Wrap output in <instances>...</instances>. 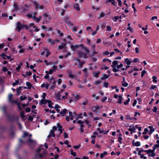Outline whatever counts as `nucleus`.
Here are the masks:
<instances>
[{
  "label": "nucleus",
  "instance_id": "a18cd8bd",
  "mask_svg": "<svg viewBox=\"0 0 159 159\" xmlns=\"http://www.w3.org/2000/svg\"><path fill=\"white\" fill-rule=\"evenodd\" d=\"M64 137L65 138H67L68 137V134L66 132H64Z\"/></svg>",
  "mask_w": 159,
  "mask_h": 159
},
{
  "label": "nucleus",
  "instance_id": "de8ad7c7",
  "mask_svg": "<svg viewBox=\"0 0 159 159\" xmlns=\"http://www.w3.org/2000/svg\"><path fill=\"white\" fill-rule=\"evenodd\" d=\"M29 26L30 28L31 27H33L34 28H35L36 27V26L34 25V24L33 23L30 24Z\"/></svg>",
  "mask_w": 159,
  "mask_h": 159
},
{
  "label": "nucleus",
  "instance_id": "6e6d98bb",
  "mask_svg": "<svg viewBox=\"0 0 159 159\" xmlns=\"http://www.w3.org/2000/svg\"><path fill=\"white\" fill-rule=\"evenodd\" d=\"M75 98L77 100L80 99V96L78 95H76L75 97Z\"/></svg>",
  "mask_w": 159,
  "mask_h": 159
},
{
  "label": "nucleus",
  "instance_id": "6ab92c4d",
  "mask_svg": "<svg viewBox=\"0 0 159 159\" xmlns=\"http://www.w3.org/2000/svg\"><path fill=\"white\" fill-rule=\"evenodd\" d=\"M118 98V101H117V102L120 104L122 103L121 100L122 99V96L120 95L119 96Z\"/></svg>",
  "mask_w": 159,
  "mask_h": 159
},
{
  "label": "nucleus",
  "instance_id": "a211bd4d",
  "mask_svg": "<svg viewBox=\"0 0 159 159\" xmlns=\"http://www.w3.org/2000/svg\"><path fill=\"white\" fill-rule=\"evenodd\" d=\"M13 95L11 94H9L8 97V100L9 102H10L11 103L13 102V101L12 100V98Z\"/></svg>",
  "mask_w": 159,
  "mask_h": 159
},
{
  "label": "nucleus",
  "instance_id": "f3484780",
  "mask_svg": "<svg viewBox=\"0 0 159 159\" xmlns=\"http://www.w3.org/2000/svg\"><path fill=\"white\" fill-rule=\"evenodd\" d=\"M48 80L50 82L53 84L54 85H55L56 83V81L54 80L53 77H52L50 79H48Z\"/></svg>",
  "mask_w": 159,
  "mask_h": 159
},
{
  "label": "nucleus",
  "instance_id": "bf43d9fd",
  "mask_svg": "<svg viewBox=\"0 0 159 159\" xmlns=\"http://www.w3.org/2000/svg\"><path fill=\"white\" fill-rule=\"evenodd\" d=\"M80 147H81V145H79L78 146H73V147L74 148H75L76 149H77L79 148H80Z\"/></svg>",
  "mask_w": 159,
  "mask_h": 159
},
{
  "label": "nucleus",
  "instance_id": "49530a36",
  "mask_svg": "<svg viewBox=\"0 0 159 159\" xmlns=\"http://www.w3.org/2000/svg\"><path fill=\"white\" fill-rule=\"evenodd\" d=\"M146 73V71L145 70H143L141 74V76L142 77H143V76H144V75H145V74Z\"/></svg>",
  "mask_w": 159,
  "mask_h": 159
},
{
  "label": "nucleus",
  "instance_id": "5701e85b",
  "mask_svg": "<svg viewBox=\"0 0 159 159\" xmlns=\"http://www.w3.org/2000/svg\"><path fill=\"white\" fill-rule=\"evenodd\" d=\"M125 62L126 63L127 65H129L131 63V61H129L128 58H126L125 60Z\"/></svg>",
  "mask_w": 159,
  "mask_h": 159
},
{
  "label": "nucleus",
  "instance_id": "e2e57ef3",
  "mask_svg": "<svg viewBox=\"0 0 159 159\" xmlns=\"http://www.w3.org/2000/svg\"><path fill=\"white\" fill-rule=\"evenodd\" d=\"M117 1L118 2V5L120 6H121L122 5V3L121 0H117Z\"/></svg>",
  "mask_w": 159,
  "mask_h": 159
},
{
  "label": "nucleus",
  "instance_id": "dca6fc26",
  "mask_svg": "<svg viewBox=\"0 0 159 159\" xmlns=\"http://www.w3.org/2000/svg\"><path fill=\"white\" fill-rule=\"evenodd\" d=\"M118 61H114L112 62V65L111 66L112 67H115L118 64Z\"/></svg>",
  "mask_w": 159,
  "mask_h": 159
},
{
  "label": "nucleus",
  "instance_id": "72a5a7b5",
  "mask_svg": "<svg viewBox=\"0 0 159 159\" xmlns=\"http://www.w3.org/2000/svg\"><path fill=\"white\" fill-rule=\"evenodd\" d=\"M20 99L21 101H23L26 99V97L25 96H22L20 97Z\"/></svg>",
  "mask_w": 159,
  "mask_h": 159
},
{
  "label": "nucleus",
  "instance_id": "5fc2aeb1",
  "mask_svg": "<svg viewBox=\"0 0 159 159\" xmlns=\"http://www.w3.org/2000/svg\"><path fill=\"white\" fill-rule=\"evenodd\" d=\"M25 110L27 112H29L30 111V109L29 107H27L25 108Z\"/></svg>",
  "mask_w": 159,
  "mask_h": 159
},
{
  "label": "nucleus",
  "instance_id": "39448f33",
  "mask_svg": "<svg viewBox=\"0 0 159 159\" xmlns=\"http://www.w3.org/2000/svg\"><path fill=\"white\" fill-rule=\"evenodd\" d=\"M23 28V25L21 24V23L19 22H17L16 28L17 29L19 30V32H20V30H21Z\"/></svg>",
  "mask_w": 159,
  "mask_h": 159
},
{
  "label": "nucleus",
  "instance_id": "aec40b11",
  "mask_svg": "<svg viewBox=\"0 0 159 159\" xmlns=\"http://www.w3.org/2000/svg\"><path fill=\"white\" fill-rule=\"evenodd\" d=\"M100 73V72H95L93 73V75L96 78H97L98 77Z\"/></svg>",
  "mask_w": 159,
  "mask_h": 159
},
{
  "label": "nucleus",
  "instance_id": "393cba45",
  "mask_svg": "<svg viewBox=\"0 0 159 159\" xmlns=\"http://www.w3.org/2000/svg\"><path fill=\"white\" fill-rule=\"evenodd\" d=\"M88 100L87 99H85L82 102V104L84 106H85L88 104Z\"/></svg>",
  "mask_w": 159,
  "mask_h": 159
},
{
  "label": "nucleus",
  "instance_id": "2f4dec72",
  "mask_svg": "<svg viewBox=\"0 0 159 159\" xmlns=\"http://www.w3.org/2000/svg\"><path fill=\"white\" fill-rule=\"evenodd\" d=\"M33 19L34 20L36 21L37 22H38L39 21V18L36 17L35 16H34L33 17Z\"/></svg>",
  "mask_w": 159,
  "mask_h": 159
},
{
  "label": "nucleus",
  "instance_id": "9b49d317",
  "mask_svg": "<svg viewBox=\"0 0 159 159\" xmlns=\"http://www.w3.org/2000/svg\"><path fill=\"white\" fill-rule=\"evenodd\" d=\"M48 102H50L49 100L45 99H42L40 101V104L41 105L46 104L47 103H48Z\"/></svg>",
  "mask_w": 159,
  "mask_h": 159
},
{
  "label": "nucleus",
  "instance_id": "c756f323",
  "mask_svg": "<svg viewBox=\"0 0 159 159\" xmlns=\"http://www.w3.org/2000/svg\"><path fill=\"white\" fill-rule=\"evenodd\" d=\"M19 84L18 80H16L15 82H13L12 83V85L13 86H15V85L18 84Z\"/></svg>",
  "mask_w": 159,
  "mask_h": 159
},
{
  "label": "nucleus",
  "instance_id": "a878e982",
  "mask_svg": "<svg viewBox=\"0 0 159 159\" xmlns=\"http://www.w3.org/2000/svg\"><path fill=\"white\" fill-rule=\"evenodd\" d=\"M49 86L48 84H43L41 85V87L42 88H46L47 89H48V86Z\"/></svg>",
  "mask_w": 159,
  "mask_h": 159
},
{
  "label": "nucleus",
  "instance_id": "37998d69",
  "mask_svg": "<svg viewBox=\"0 0 159 159\" xmlns=\"http://www.w3.org/2000/svg\"><path fill=\"white\" fill-rule=\"evenodd\" d=\"M108 83L107 82H104L103 86L106 88H107L108 85Z\"/></svg>",
  "mask_w": 159,
  "mask_h": 159
},
{
  "label": "nucleus",
  "instance_id": "774afa93",
  "mask_svg": "<svg viewBox=\"0 0 159 159\" xmlns=\"http://www.w3.org/2000/svg\"><path fill=\"white\" fill-rule=\"evenodd\" d=\"M89 157H86V156H84L83 157V158H79L78 159H89Z\"/></svg>",
  "mask_w": 159,
  "mask_h": 159
},
{
  "label": "nucleus",
  "instance_id": "3c124183",
  "mask_svg": "<svg viewBox=\"0 0 159 159\" xmlns=\"http://www.w3.org/2000/svg\"><path fill=\"white\" fill-rule=\"evenodd\" d=\"M157 108L156 107H154L152 109V111L154 112H156L157 111Z\"/></svg>",
  "mask_w": 159,
  "mask_h": 159
},
{
  "label": "nucleus",
  "instance_id": "8fccbe9b",
  "mask_svg": "<svg viewBox=\"0 0 159 159\" xmlns=\"http://www.w3.org/2000/svg\"><path fill=\"white\" fill-rule=\"evenodd\" d=\"M107 31H111V27L110 26L108 25L107 26Z\"/></svg>",
  "mask_w": 159,
  "mask_h": 159
},
{
  "label": "nucleus",
  "instance_id": "f704fd0d",
  "mask_svg": "<svg viewBox=\"0 0 159 159\" xmlns=\"http://www.w3.org/2000/svg\"><path fill=\"white\" fill-rule=\"evenodd\" d=\"M101 83L100 81L99 80H97L94 82V84L96 85H99Z\"/></svg>",
  "mask_w": 159,
  "mask_h": 159
},
{
  "label": "nucleus",
  "instance_id": "69168bd1",
  "mask_svg": "<svg viewBox=\"0 0 159 159\" xmlns=\"http://www.w3.org/2000/svg\"><path fill=\"white\" fill-rule=\"evenodd\" d=\"M33 117L31 116H29L28 117V120H29L32 121L33 120Z\"/></svg>",
  "mask_w": 159,
  "mask_h": 159
},
{
  "label": "nucleus",
  "instance_id": "7ed1b4c3",
  "mask_svg": "<svg viewBox=\"0 0 159 159\" xmlns=\"http://www.w3.org/2000/svg\"><path fill=\"white\" fill-rule=\"evenodd\" d=\"M28 142L29 144L32 147H34L36 143V141L33 140L30 138L28 139Z\"/></svg>",
  "mask_w": 159,
  "mask_h": 159
},
{
  "label": "nucleus",
  "instance_id": "2eb2a0df",
  "mask_svg": "<svg viewBox=\"0 0 159 159\" xmlns=\"http://www.w3.org/2000/svg\"><path fill=\"white\" fill-rule=\"evenodd\" d=\"M61 93V92L59 93L58 94H56V100L59 101L61 99V96L60 94Z\"/></svg>",
  "mask_w": 159,
  "mask_h": 159
},
{
  "label": "nucleus",
  "instance_id": "f8f14e48",
  "mask_svg": "<svg viewBox=\"0 0 159 159\" xmlns=\"http://www.w3.org/2000/svg\"><path fill=\"white\" fill-rule=\"evenodd\" d=\"M130 128L128 129V130L131 131V134H133V132H135V128H134V126H133L132 128H131L132 127V126L130 125L129 126Z\"/></svg>",
  "mask_w": 159,
  "mask_h": 159
},
{
  "label": "nucleus",
  "instance_id": "603ef678",
  "mask_svg": "<svg viewBox=\"0 0 159 159\" xmlns=\"http://www.w3.org/2000/svg\"><path fill=\"white\" fill-rule=\"evenodd\" d=\"M52 68V70H53L54 71H55L57 68V66H56L54 65L53 66Z\"/></svg>",
  "mask_w": 159,
  "mask_h": 159
},
{
  "label": "nucleus",
  "instance_id": "c85d7f7f",
  "mask_svg": "<svg viewBox=\"0 0 159 159\" xmlns=\"http://www.w3.org/2000/svg\"><path fill=\"white\" fill-rule=\"evenodd\" d=\"M140 145V142L138 141L136 142H135L134 143V146H135L137 147L139 146Z\"/></svg>",
  "mask_w": 159,
  "mask_h": 159
},
{
  "label": "nucleus",
  "instance_id": "a19ab883",
  "mask_svg": "<svg viewBox=\"0 0 159 159\" xmlns=\"http://www.w3.org/2000/svg\"><path fill=\"white\" fill-rule=\"evenodd\" d=\"M49 101H50L49 102H48V106L49 107L51 108H52V102L50 100H49Z\"/></svg>",
  "mask_w": 159,
  "mask_h": 159
},
{
  "label": "nucleus",
  "instance_id": "473e14b6",
  "mask_svg": "<svg viewBox=\"0 0 159 159\" xmlns=\"http://www.w3.org/2000/svg\"><path fill=\"white\" fill-rule=\"evenodd\" d=\"M105 16V14H104V13L103 12H102L100 13V17L99 18V19L100 18L104 17V16Z\"/></svg>",
  "mask_w": 159,
  "mask_h": 159
},
{
  "label": "nucleus",
  "instance_id": "423d86ee",
  "mask_svg": "<svg viewBox=\"0 0 159 159\" xmlns=\"http://www.w3.org/2000/svg\"><path fill=\"white\" fill-rule=\"evenodd\" d=\"M1 56L2 57L3 59H6L7 58L8 59H10L11 61H12L13 60V59L11 58V57L10 56H8L4 53H2L1 55Z\"/></svg>",
  "mask_w": 159,
  "mask_h": 159
},
{
  "label": "nucleus",
  "instance_id": "f03ea898",
  "mask_svg": "<svg viewBox=\"0 0 159 159\" xmlns=\"http://www.w3.org/2000/svg\"><path fill=\"white\" fill-rule=\"evenodd\" d=\"M34 7H35L36 9H42L44 8V6L43 5H40L39 3H38L35 2L33 3Z\"/></svg>",
  "mask_w": 159,
  "mask_h": 159
},
{
  "label": "nucleus",
  "instance_id": "4d7b16f0",
  "mask_svg": "<svg viewBox=\"0 0 159 159\" xmlns=\"http://www.w3.org/2000/svg\"><path fill=\"white\" fill-rule=\"evenodd\" d=\"M32 74V73L31 71L28 72L27 71L26 72V75H28L29 76H30Z\"/></svg>",
  "mask_w": 159,
  "mask_h": 159
},
{
  "label": "nucleus",
  "instance_id": "20e7f679",
  "mask_svg": "<svg viewBox=\"0 0 159 159\" xmlns=\"http://www.w3.org/2000/svg\"><path fill=\"white\" fill-rule=\"evenodd\" d=\"M44 54H45L46 57H48L50 54V52L49 51L48 49H44V51L41 52V55H42Z\"/></svg>",
  "mask_w": 159,
  "mask_h": 159
},
{
  "label": "nucleus",
  "instance_id": "4c0bfd02",
  "mask_svg": "<svg viewBox=\"0 0 159 159\" xmlns=\"http://www.w3.org/2000/svg\"><path fill=\"white\" fill-rule=\"evenodd\" d=\"M152 79H153V81L154 82H157V80H156L157 78V77L155 76H153L152 77Z\"/></svg>",
  "mask_w": 159,
  "mask_h": 159
},
{
  "label": "nucleus",
  "instance_id": "13d9d810",
  "mask_svg": "<svg viewBox=\"0 0 159 159\" xmlns=\"http://www.w3.org/2000/svg\"><path fill=\"white\" fill-rule=\"evenodd\" d=\"M107 98L106 97H105L104 98H103L101 100V102H104L107 99Z\"/></svg>",
  "mask_w": 159,
  "mask_h": 159
},
{
  "label": "nucleus",
  "instance_id": "e433bc0d",
  "mask_svg": "<svg viewBox=\"0 0 159 159\" xmlns=\"http://www.w3.org/2000/svg\"><path fill=\"white\" fill-rule=\"evenodd\" d=\"M46 154V152H44L43 153V154H39V157L41 158V157H43Z\"/></svg>",
  "mask_w": 159,
  "mask_h": 159
},
{
  "label": "nucleus",
  "instance_id": "6e6552de",
  "mask_svg": "<svg viewBox=\"0 0 159 159\" xmlns=\"http://www.w3.org/2000/svg\"><path fill=\"white\" fill-rule=\"evenodd\" d=\"M73 8L75 9L77 11H80V5L78 3H75L74 4Z\"/></svg>",
  "mask_w": 159,
  "mask_h": 159
},
{
  "label": "nucleus",
  "instance_id": "ddd939ff",
  "mask_svg": "<svg viewBox=\"0 0 159 159\" xmlns=\"http://www.w3.org/2000/svg\"><path fill=\"white\" fill-rule=\"evenodd\" d=\"M67 110L66 109H64L61 111L60 112V114L63 116H64L66 114Z\"/></svg>",
  "mask_w": 159,
  "mask_h": 159
},
{
  "label": "nucleus",
  "instance_id": "9d476101",
  "mask_svg": "<svg viewBox=\"0 0 159 159\" xmlns=\"http://www.w3.org/2000/svg\"><path fill=\"white\" fill-rule=\"evenodd\" d=\"M64 20L68 25L71 24V23L69 20V18L68 16L65 17Z\"/></svg>",
  "mask_w": 159,
  "mask_h": 159
},
{
  "label": "nucleus",
  "instance_id": "c9c22d12",
  "mask_svg": "<svg viewBox=\"0 0 159 159\" xmlns=\"http://www.w3.org/2000/svg\"><path fill=\"white\" fill-rule=\"evenodd\" d=\"M113 68L112 69V70L113 72H116L118 71H120V70H118L117 68H116L115 67H113Z\"/></svg>",
  "mask_w": 159,
  "mask_h": 159
},
{
  "label": "nucleus",
  "instance_id": "0eeeda50",
  "mask_svg": "<svg viewBox=\"0 0 159 159\" xmlns=\"http://www.w3.org/2000/svg\"><path fill=\"white\" fill-rule=\"evenodd\" d=\"M47 41L48 43L51 45H54L55 44L54 40H52L51 38L48 37L47 39Z\"/></svg>",
  "mask_w": 159,
  "mask_h": 159
},
{
  "label": "nucleus",
  "instance_id": "052dcab7",
  "mask_svg": "<svg viewBox=\"0 0 159 159\" xmlns=\"http://www.w3.org/2000/svg\"><path fill=\"white\" fill-rule=\"evenodd\" d=\"M152 153L151 154H149L148 155L149 157H154L155 155V154L154 153V152Z\"/></svg>",
  "mask_w": 159,
  "mask_h": 159
},
{
  "label": "nucleus",
  "instance_id": "58836bf2",
  "mask_svg": "<svg viewBox=\"0 0 159 159\" xmlns=\"http://www.w3.org/2000/svg\"><path fill=\"white\" fill-rule=\"evenodd\" d=\"M125 119H129L130 120H131V118L130 117V116L129 115H127L125 116Z\"/></svg>",
  "mask_w": 159,
  "mask_h": 159
},
{
  "label": "nucleus",
  "instance_id": "680f3d73",
  "mask_svg": "<svg viewBox=\"0 0 159 159\" xmlns=\"http://www.w3.org/2000/svg\"><path fill=\"white\" fill-rule=\"evenodd\" d=\"M144 151V150L143 149H140V150H139V152H138V155H141L142 154L141 153V152H143Z\"/></svg>",
  "mask_w": 159,
  "mask_h": 159
},
{
  "label": "nucleus",
  "instance_id": "b1692460",
  "mask_svg": "<svg viewBox=\"0 0 159 159\" xmlns=\"http://www.w3.org/2000/svg\"><path fill=\"white\" fill-rule=\"evenodd\" d=\"M26 85L28 87V89H30L31 88L32 85L30 83L27 82L26 83Z\"/></svg>",
  "mask_w": 159,
  "mask_h": 159
},
{
  "label": "nucleus",
  "instance_id": "4be33fe9",
  "mask_svg": "<svg viewBox=\"0 0 159 159\" xmlns=\"http://www.w3.org/2000/svg\"><path fill=\"white\" fill-rule=\"evenodd\" d=\"M107 152H104L103 153L101 154L100 158H102L104 157V156H105L107 154Z\"/></svg>",
  "mask_w": 159,
  "mask_h": 159
},
{
  "label": "nucleus",
  "instance_id": "c03bdc74",
  "mask_svg": "<svg viewBox=\"0 0 159 159\" xmlns=\"http://www.w3.org/2000/svg\"><path fill=\"white\" fill-rule=\"evenodd\" d=\"M24 114L25 112L24 111H22L21 112L20 116L22 118H24Z\"/></svg>",
  "mask_w": 159,
  "mask_h": 159
},
{
  "label": "nucleus",
  "instance_id": "79ce46f5",
  "mask_svg": "<svg viewBox=\"0 0 159 159\" xmlns=\"http://www.w3.org/2000/svg\"><path fill=\"white\" fill-rule=\"evenodd\" d=\"M50 134H51L52 136L54 137L55 136V134L54 133V132L53 131V130H51Z\"/></svg>",
  "mask_w": 159,
  "mask_h": 159
},
{
  "label": "nucleus",
  "instance_id": "bb28decb",
  "mask_svg": "<svg viewBox=\"0 0 159 159\" xmlns=\"http://www.w3.org/2000/svg\"><path fill=\"white\" fill-rule=\"evenodd\" d=\"M68 75L69 78L72 79H74L75 77V75H72L70 73H69L68 74Z\"/></svg>",
  "mask_w": 159,
  "mask_h": 159
},
{
  "label": "nucleus",
  "instance_id": "f257e3e1",
  "mask_svg": "<svg viewBox=\"0 0 159 159\" xmlns=\"http://www.w3.org/2000/svg\"><path fill=\"white\" fill-rule=\"evenodd\" d=\"M80 47L83 48V50L86 53L79 50L77 51L76 53L78 56V58H81L83 57L84 59H86L88 58V56L87 54H89L90 51L89 48L87 47L84 46L83 44H76L75 45H70V48L73 51H75L77 49Z\"/></svg>",
  "mask_w": 159,
  "mask_h": 159
},
{
  "label": "nucleus",
  "instance_id": "864d4df0",
  "mask_svg": "<svg viewBox=\"0 0 159 159\" xmlns=\"http://www.w3.org/2000/svg\"><path fill=\"white\" fill-rule=\"evenodd\" d=\"M123 66V65L122 64H120V65H117L116 66V67L118 69H119L120 68L122 67Z\"/></svg>",
  "mask_w": 159,
  "mask_h": 159
},
{
  "label": "nucleus",
  "instance_id": "cd10ccee",
  "mask_svg": "<svg viewBox=\"0 0 159 159\" xmlns=\"http://www.w3.org/2000/svg\"><path fill=\"white\" fill-rule=\"evenodd\" d=\"M14 9L15 10H17L18 8V5L16 3L14 4Z\"/></svg>",
  "mask_w": 159,
  "mask_h": 159
},
{
  "label": "nucleus",
  "instance_id": "ea45409f",
  "mask_svg": "<svg viewBox=\"0 0 159 159\" xmlns=\"http://www.w3.org/2000/svg\"><path fill=\"white\" fill-rule=\"evenodd\" d=\"M148 131V129L147 128H145L144 129V131L143 133V134H146Z\"/></svg>",
  "mask_w": 159,
  "mask_h": 159
},
{
  "label": "nucleus",
  "instance_id": "0e129e2a",
  "mask_svg": "<svg viewBox=\"0 0 159 159\" xmlns=\"http://www.w3.org/2000/svg\"><path fill=\"white\" fill-rule=\"evenodd\" d=\"M109 53V52L108 51H106L103 53V54L104 55H107Z\"/></svg>",
  "mask_w": 159,
  "mask_h": 159
},
{
  "label": "nucleus",
  "instance_id": "7c9ffc66",
  "mask_svg": "<svg viewBox=\"0 0 159 159\" xmlns=\"http://www.w3.org/2000/svg\"><path fill=\"white\" fill-rule=\"evenodd\" d=\"M122 85L124 87H126L128 85V83H126L125 82H122Z\"/></svg>",
  "mask_w": 159,
  "mask_h": 159
},
{
  "label": "nucleus",
  "instance_id": "09e8293b",
  "mask_svg": "<svg viewBox=\"0 0 159 159\" xmlns=\"http://www.w3.org/2000/svg\"><path fill=\"white\" fill-rule=\"evenodd\" d=\"M130 99L129 98H128V100L124 102V104L125 105H126L127 104H128L129 102L130 101Z\"/></svg>",
  "mask_w": 159,
  "mask_h": 159
},
{
  "label": "nucleus",
  "instance_id": "338daca9",
  "mask_svg": "<svg viewBox=\"0 0 159 159\" xmlns=\"http://www.w3.org/2000/svg\"><path fill=\"white\" fill-rule=\"evenodd\" d=\"M91 59L92 61L93 62H96L97 60V59L95 57H92Z\"/></svg>",
  "mask_w": 159,
  "mask_h": 159
},
{
  "label": "nucleus",
  "instance_id": "412c9836",
  "mask_svg": "<svg viewBox=\"0 0 159 159\" xmlns=\"http://www.w3.org/2000/svg\"><path fill=\"white\" fill-rule=\"evenodd\" d=\"M109 76L107 75L106 74H104L103 75V77H101V79L102 80H104L108 78Z\"/></svg>",
  "mask_w": 159,
  "mask_h": 159
},
{
  "label": "nucleus",
  "instance_id": "4468645a",
  "mask_svg": "<svg viewBox=\"0 0 159 159\" xmlns=\"http://www.w3.org/2000/svg\"><path fill=\"white\" fill-rule=\"evenodd\" d=\"M66 46V44L65 43H62L61 45H59L58 47V49H61L65 48Z\"/></svg>",
  "mask_w": 159,
  "mask_h": 159
},
{
  "label": "nucleus",
  "instance_id": "1a4fd4ad",
  "mask_svg": "<svg viewBox=\"0 0 159 159\" xmlns=\"http://www.w3.org/2000/svg\"><path fill=\"white\" fill-rule=\"evenodd\" d=\"M76 60L79 62L78 66L80 68H82L83 66V65L85 64V62L83 61H80V60L76 58Z\"/></svg>",
  "mask_w": 159,
  "mask_h": 159
}]
</instances>
